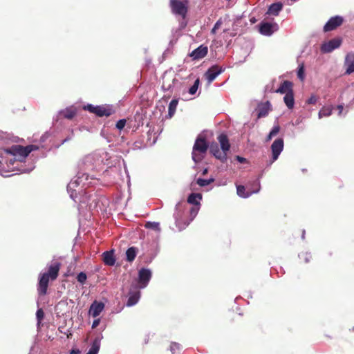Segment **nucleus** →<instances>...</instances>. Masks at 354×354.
<instances>
[{
	"label": "nucleus",
	"mask_w": 354,
	"mask_h": 354,
	"mask_svg": "<svg viewBox=\"0 0 354 354\" xmlns=\"http://www.w3.org/2000/svg\"><path fill=\"white\" fill-rule=\"evenodd\" d=\"M94 169L93 158L91 156L85 157L81 165L80 170L77 171L76 178L72 180L67 185V192L71 199L75 203L82 205H88L91 200V195L86 191V185L88 183L86 181L91 179L96 178L93 174L89 171Z\"/></svg>",
	"instance_id": "f257e3e1"
},
{
	"label": "nucleus",
	"mask_w": 354,
	"mask_h": 354,
	"mask_svg": "<svg viewBox=\"0 0 354 354\" xmlns=\"http://www.w3.org/2000/svg\"><path fill=\"white\" fill-rule=\"evenodd\" d=\"M39 149L35 145H29L26 147L14 145L10 147L3 148L0 152V158L9 167L12 166L16 161L24 162L29 154Z\"/></svg>",
	"instance_id": "f03ea898"
},
{
	"label": "nucleus",
	"mask_w": 354,
	"mask_h": 354,
	"mask_svg": "<svg viewBox=\"0 0 354 354\" xmlns=\"http://www.w3.org/2000/svg\"><path fill=\"white\" fill-rule=\"evenodd\" d=\"M61 263L58 261H52L48 265V272L40 273L37 283V292L39 296L45 295L47 293L49 280H55L60 270Z\"/></svg>",
	"instance_id": "7ed1b4c3"
},
{
	"label": "nucleus",
	"mask_w": 354,
	"mask_h": 354,
	"mask_svg": "<svg viewBox=\"0 0 354 354\" xmlns=\"http://www.w3.org/2000/svg\"><path fill=\"white\" fill-rule=\"evenodd\" d=\"M187 204L185 202L179 201L175 206V211L174 213V217L175 219V223L176 227L178 228L179 231H181L187 227L190 222L193 221V219L196 216L200 209L201 205H194L191 207L189 212L191 216L190 221H182V212L185 209Z\"/></svg>",
	"instance_id": "20e7f679"
},
{
	"label": "nucleus",
	"mask_w": 354,
	"mask_h": 354,
	"mask_svg": "<svg viewBox=\"0 0 354 354\" xmlns=\"http://www.w3.org/2000/svg\"><path fill=\"white\" fill-rule=\"evenodd\" d=\"M209 149V142L202 135H198L193 146L192 158L195 163L201 162Z\"/></svg>",
	"instance_id": "39448f33"
},
{
	"label": "nucleus",
	"mask_w": 354,
	"mask_h": 354,
	"mask_svg": "<svg viewBox=\"0 0 354 354\" xmlns=\"http://www.w3.org/2000/svg\"><path fill=\"white\" fill-rule=\"evenodd\" d=\"M84 110L95 114L97 117H109L115 113L112 104L93 105L88 104L84 106Z\"/></svg>",
	"instance_id": "423d86ee"
},
{
	"label": "nucleus",
	"mask_w": 354,
	"mask_h": 354,
	"mask_svg": "<svg viewBox=\"0 0 354 354\" xmlns=\"http://www.w3.org/2000/svg\"><path fill=\"white\" fill-rule=\"evenodd\" d=\"M152 277V272L150 269L146 268H142L138 270V277L134 279L131 285H136L138 288H145Z\"/></svg>",
	"instance_id": "0eeeda50"
},
{
	"label": "nucleus",
	"mask_w": 354,
	"mask_h": 354,
	"mask_svg": "<svg viewBox=\"0 0 354 354\" xmlns=\"http://www.w3.org/2000/svg\"><path fill=\"white\" fill-rule=\"evenodd\" d=\"M77 113V110L73 106L67 107L59 110L55 117L53 118V124L55 127H59L62 124L63 119L71 120Z\"/></svg>",
	"instance_id": "6e6552de"
},
{
	"label": "nucleus",
	"mask_w": 354,
	"mask_h": 354,
	"mask_svg": "<svg viewBox=\"0 0 354 354\" xmlns=\"http://www.w3.org/2000/svg\"><path fill=\"white\" fill-rule=\"evenodd\" d=\"M169 6L174 15L180 16L183 19L186 17L188 10L187 0H170Z\"/></svg>",
	"instance_id": "1a4fd4ad"
},
{
	"label": "nucleus",
	"mask_w": 354,
	"mask_h": 354,
	"mask_svg": "<svg viewBox=\"0 0 354 354\" xmlns=\"http://www.w3.org/2000/svg\"><path fill=\"white\" fill-rule=\"evenodd\" d=\"M283 147L284 141L283 138H278L272 142L270 147L272 156L267 164L268 167L279 158L281 153L283 150Z\"/></svg>",
	"instance_id": "9d476101"
},
{
	"label": "nucleus",
	"mask_w": 354,
	"mask_h": 354,
	"mask_svg": "<svg viewBox=\"0 0 354 354\" xmlns=\"http://www.w3.org/2000/svg\"><path fill=\"white\" fill-rule=\"evenodd\" d=\"M279 29V25L276 22H269L263 20L258 25L259 33L267 37L272 35Z\"/></svg>",
	"instance_id": "9b49d317"
},
{
	"label": "nucleus",
	"mask_w": 354,
	"mask_h": 354,
	"mask_svg": "<svg viewBox=\"0 0 354 354\" xmlns=\"http://www.w3.org/2000/svg\"><path fill=\"white\" fill-rule=\"evenodd\" d=\"M342 43V39L339 37L333 38L327 41L323 42L320 46V51L326 54L333 52L334 50L340 47Z\"/></svg>",
	"instance_id": "f8f14e48"
},
{
	"label": "nucleus",
	"mask_w": 354,
	"mask_h": 354,
	"mask_svg": "<svg viewBox=\"0 0 354 354\" xmlns=\"http://www.w3.org/2000/svg\"><path fill=\"white\" fill-rule=\"evenodd\" d=\"M140 290L141 288H138L136 285L130 284L126 303L127 306L131 307L138 304L141 297Z\"/></svg>",
	"instance_id": "ddd939ff"
},
{
	"label": "nucleus",
	"mask_w": 354,
	"mask_h": 354,
	"mask_svg": "<svg viewBox=\"0 0 354 354\" xmlns=\"http://www.w3.org/2000/svg\"><path fill=\"white\" fill-rule=\"evenodd\" d=\"M225 70V67L219 66L217 64L210 66L205 73L204 77L207 80L208 84H211L219 75Z\"/></svg>",
	"instance_id": "4468645a"
},
{
	"label": "nucleus",
	"mask_w": 354,
	"mask_h": 354,
	"mask_svg": "<svg viewBox=\"0 0 354 354\" xmlns=\"http://www.w3.org/2000/svg\"><path fill=\"white\" fill-rule=\"evenodd\" d=\"M344 20V17L340 15H335L330 17L324 26V32H327L335 30L337 28L342 26Z\"/></svg>",
	"instance_id": "2eb2a0df"
},
{
	"label": "nucleus",
	"mask_w": 354,
	"mask_h": 354,
	"mask_svg": "<svg viewBox=\"0 0 354 354\" xmlns=\"http://www.w3.org/2000/svg\"><path fill=\"white\" fill-rule=\"evenodd\" d=\"M209 153L216 159L219 160L222 163H225L227 160V155L226 153L220 151L219 145L216 142L209 143Z\"/></svg>",
	"instance_id": "dca6fc26"
},
{
	"label": "nucleus",
	"mask_w": 354,
	"mask_h": 354,
	"mask_svg": "<svg viewBox=\"0 0 354 354\" xmlns=\"http://www.w3.org/2000/svg\"><path fill=\"white\" fill-rule=\"evenodd\" d=\"M208 53V48L203 44L200 45L196 49L192 51L189 56L193 60H198L205 57Z\"/></svg>",
	"instance_id": "f3484780"
},
{
	"label": "nucleus",
	"mask_w": 354,
	"mask_h": 354,
	"mask_svg": "<svg viewBox=\"0 0 354 354\" xmlns=\"http://www.w3.org/2000/svg\"><path fill=\"white\" fill-rule=\"evenodd\" d=\"M257 184L258 185V188L257 189L252 190V191H250V190L246 191L245 187L243 185H237L236 186V193H237L238 196L243 198H247L250 197L252 194L258 193L260 190V183L259 180H257Z\"/></svg>",
	"instance_id": "a211bd4d"
},
{
	"label": "nucleus",
	"mask_w": 354,
	"mask_h": 354,
	"mask_svg": "<svg viewBox=\"0 0 354 354\" xmlns=\"http://www.w3.org/2000/svg\"><path fill=\"white\" fill-rule=\"evenodd\" d=\"M104 306L105 305L102 301L95 300L90 306L88 313L93 317H96L102 312Z\"/></svg>",
	"instance_id": "6ab92c4d"
},
{
	"label": "nucleus",
	"mask_w": 354,
	"mask_h": 354,
	"mask_svg": "<svg viewBox=\"0 0 354 354\" xmlns=\"http://www.w3.org/2000/svg\"><path fill=\"white\" fill-rule=\"evenodd\" d=\"M113 249L105 251L102 253V260L104 263L108 266H113L116 261Z\"/></svg>",
	"instance_id": "aec40b11"
},
{
	"label": "nucleus",
	"mask_w": 354,
	"mask_h": 354,
	"mask_svg": "<svg viewBox=\"0 0 354 354\" xmlns=\"http://www.w3.org/2000/svg\"><path fill=\"white\" fill-rule=\"evenodd\" d=\"M344 66L346 67V75L354 73V53H349L346 55Z\"/></svg>",
	"instance_id": "412c9836"
},
{
	"label": "nucleus",
	"mask_w": 354,
	"mask_h": 354,
	"mask_svg": "<svg viewBox=\"0 0 354 354\" xmlns=\"http://www.w3.org/2000/svg\"><path fill=\"white\" fill-rule=\"evenodd\" d=\"M102 338L103 335L102 333L95 337L93 340L91 344V347L89 348V350L86 354H98L100 348L101 340Z\"/></svg>",
	"instance_id": "4be33fe9"
},
{
	"label": "nucleus",
	"mask_w": 354,
	"mask_h": 354,
	"mask_svg": "<svg viewBox=\"0 0 354 354\" xmlns=\"http://www.w3.org/2000/svg\"><path fill=\"white\" fill-rule=\"evenodd\" d=\"M217 139L222 151L227 153L230 149V144L227 136L222 133L218 136Z\"/></svg>",
	"instance_id": "5701e85b"
},
{
	"label": "nucleus",
	"mask_w": 354,
	"mask_h": 354,
	"mask_svg": "<svg viewBox=\"0 0 354 354\" xmlns=\"http://www.w3.org/2000/svg\"><path fill=\"white\" fill-rule=\"evenodd\" d=\"M283 9V3L280 1L275 2L269 6L266 15L278 16Z\"/></svg>",
	"instance_id": "b1692460"
},
{
	"label": "nucleus",
	"mask_w": 354,
	"mask_h": 354,
	"mask_svg": "<svg viewBox=\"0 0 354 354\" xmlns=\"http://www.w3.org/2000/svg\"><path fill=\"white\" fill-rule=\"evenodd\" d=\"M292 86L293 84L292 82L289 80H284L281 83L279 87L276 90V93L286 95V93H288L290 91H293Z\"/></svg>",
	"instance_id": "393cba45"
},
{
	"label": "nucleus",
	"mask_w": 354,
	"mask_h": 354,
	"mask_svg": "<svg viewBox=\"0 0 354 354\" xmlns=\"http://www.w3.org/2000/svg\"><path fill=\"white\" fill-rule=\"evenodd\" d=\"M178 102H179L178 97H174L171 100V101L169 102V107H168V113L165 116L166 119H170L174 115Z\"/></svg>",
	"instance_id": "a878e982"
},
{
	"label": "nucleus",
	"mask_w": 354,
	"mask_h": 354,
	"mask_svg": "<svg viewBox=\"0 0 354 354\" xmlns=\"http://www.w3.org/2000/svg\"><path fill=\"white\" fill-rule=\"evenodd\" d=\"M270 106V103L269 101H267L264 104H261L258 106V113H257V117L258 118H264L268 115L269 113V109Z\"/></svg>",
	"instance_id": "bb28decb"
},
{
	"label": "nucleus",
	"mask_w": 354,
	"mask_h": 354,
	"mask_svg": "<svg viewBox=\"0 0 354 354\" xmlns=\"http://www.w3.org/2000/svg\"><path fill=\"white\" fill-rule=\"evenodd\" d=\"M203 195L201 193H191L187 197V203L193 205H201Z\"/></svg>",
	"instance_id": "cd10ccee"
},
{
	"label": "nucleus",
	"mask_w": 354,
	"mask_h": 354,
	"mask_svg": "<svg viewBox=\"0 0 354 354\" xmlns=\"http://www.w3.org/2000/svg\"><path fill=\"white\" fill-rule=\"evenodd\" d=\"M158 243L156 241H153L149 248L147 249V254L150 257V261L153 259L158 253Z\"/></svg>",
	"instance_id": "c85d7f7f"
},
{
	"label": "nucleus",
	"mask_w": 354,
	"mask_h": 354,
	"mask_svg": "<svg viewBox=\"0 0 354 354\" xmlns=\"http://www.w3.org/2000/svg\"><path fill=\"white\" fill-rule=\"evenodd\" d=\"M283 102L288 109H292L295 105L294 91H290L283 97Z\"/></svg>",
	"instance_id": "c756f323"
},
{
	"label": "nucleus",
	"mask_w": 354,
	"mask_h": 354,
	"mask_svg": "<svg viewBox=\"0 0 354 354\" xmlns=\"http://www.w3.org/2000/svg\"><path fill=\"white\" fill-rule=\"evenodd\" d=\"M138 249L136 247H130L126 251V260L132 262L136 257Z\"/></svg>",
	"instance_id": "7c9ffc66"
},
{
	"label": "nucleus",
	"mask_w": 354,
	"mask_h": 354,
	"mask_svg": "<svg viewBox=\"0 0 354 354\" xmlns=\"http://www.w3.org/2000/svg\"><path fill=\"white\" fill-rule=\"evenodd\" d=\"M145 227L147 229L153 230H154V231H156L157 232H160V230H161L160 227V223L158 222L147 221L145 223Z\"/></svg>",
	"instance_id": "2f4dec72"
},
{
	"label": "nucleus",
	"mask_w": 354,
	"mask_h": 354,
	"mask_svg": "<svg viewBox=\"0 0 354 354\" xmlns=\"http://www.w3.org/2000/svg\"><path fill=\"white\" fill-rule=\"evenodd\" d=\"M215 179L213 177H211L208 179H205V178H197L196 180V183L200 186V187H206L207 185H209V184H211L212 183L214 182Z\"/></svg>",
	"instance_id": "473e14b6"
},
{
	"label": "nucleus",
	"mask_w": 354,
	"mask_h": 354,
	"mask_svg": "<svg viewBox=\"0 0 354 354\" xmlns=\"http://www.w3.org/2000/svg\"><path fill=\"white\" fill-rule=\"evenodd\" d=\"M182 348V346L177 342H171L169 347L171 354H180Z\"/></svg>",
	"instance_id": "72a5a7b5"
},
{
	"label": "nucleus",
	"mask_w": 354,
	"mask_h": 354,
	"mask_svg": "<svg viewBox=\"0 0 354 354\" xmlns=\"http://www.w3.org/2000/svg\"><path fill=\"white\" fill-rule=\"evenodd\" d=\"M297 75L301 81H303L305 79V66L304 63L299 64L297 71Z\"/></svg>",
	"instance_id": "f704fd0d"
},
{
	"label": "nucleus",
	"mask_w": 354,
	"mask_h": 354,
	"mask_svg": "<svg viewBox=\"0 0 354 354\" xmlns=\"http://www.w3.org/2000/svg\"><path fill=\"white\" fill-rule=\"evenodd\" d=\"M332 114V108L330 107H324L322 108L318 113L319 118H322L323 117H328Z\"/></svg>",
	"instance_id": "c9c22d12"
},
{
	"label": "nucleus",
	"mask_w": 354,
	"mask_h": 354,
	"mask_svg": "<svg viewBox=\"0 0 354 354\" xmlns=\"http://www.w3.org/2000/svg\"><path fill=\"white\" fill-rule=\"evenodd\" d=\"M200 85V79L198 77L196 80H195L193 85L189 88L188 93L193 95H195Z\"/></svg>",
	"instance_id": "e433bc0d"
},
{
	"label": "nucleus",
	"mask_w": 354,
	"mask_h": 354,
	"mask_svg": "<svg viewBox=\"0 0 354 354\" xmlns=\"http://www.w3.org/2000/svg\"><path fill=\"white\" fill-rule=\"evenodd\" d=\"M181 82L177 78H173L171 83L167 85V91L172 93L175 86H177L178 84H180Z\"/></svg>",
	"instance_id": "4c0bfd02"
},
{
	"label": "nucleus",
	"mask_w": 354,
	"mask_h": 354,
	"mask_svg": "<svg viewBox=\"0 0 354 354\" xmlns=\"http://www.w3.org/2000/svg\"><path fill=\"white\" fill-rule=\"evenodd\" d=\"M76 279L79 283L84 284L87 279V275L84 272H80L77 274Z\"/></svg>",
	"instance_id": "58836bf2"
},
{
	"label": "nucleus",
	"mask_w": 354,
	"mask_h": 354,
	"mask_svg": "<svg viewBox=\"0 0 354 354\" xmlns=\"http://www.w3.org/2000/svg\"><path fill=\"white\" fill-rule=\"evenodd\" d=\"M299 259H304L305 263H308L311 259V254L310 252H301L298 255Z\"/></svg>",
	"instance_id": "ea45409f"
},
{
	"label": "nucleus",
	"mask_w": 354,
	"mask_h": 354,
	"mask_svg": "<svg viewBox=\"0 0 354 354\" xmlns=\"http://www.w3.org/2000/svg\"><path fill=\"white\" fill-rule=\"evenodd\" d=\"M126 123H127V120L126 119L124 118H122V119H120L117 122H116V124H115V127L116 128L118 129V130H122L124 128L125 125H126Z\"/></svg>",
	"instance_id": "a19ab883"
},
{
	"label": "nucleus",
	"mask_w": 354,
	"mask_h": 354,
	"mask_svg": "<svg viewBox=\"0 0 354 354\" xmlns=\"http://www.w3.org/2000/svg\"><path fill=\"white\" fill-rule=\"evenodd\" d=\"M222 19L220 18L214 25L212 29L211 30V34L214 35L216 32V30L220 28L222 24Z\"/></svg>",
	"instance_id": "79ce46f5"
},
{
	"label": "nucleus",
	"mask_w": 354,
	"mask_h": 354,
	"mask_svg": "<svg viewBox=\"0 0 354 354\" xmlns=\"http://www.w3.org/2000/svg\"><path fill=\"white\" fill-rule=\"evenodd\" d=\"M280 129L281 128H280L279 125H278V124L274 125L269 132V133L270 134V136H273V137L276 136L279 133Z\"/></svg>",
	"instance_id": "37998d69"
},
{
	"label": "nucleus",
	"mask_w": 354,
	"mask_h": 354,
	"mask_svg": "<svg viewBox=\"0 0 354 354\" xmlns=\"http://www.w3.org/2000/svg\"><path fill=\"white\" fill-rule=\"evenodd\" d=\"M44 317V313L41 308L37 309L36 312V318L38 322H40Z\"/></svg>",
	"instance_id": "c03bdc74"
},
{
	"label": "nucleus",
	"mask_w": 354,
	"mask_h": 354,
	"mask_svg": "<svg viewBox=\"0 0 354 354\" xmlns=\"http://www.w3.org/2000/svg\"><path fill=\"white\" fill-rule=\"evenodd\" d=\"M317 101V97L315 95H312L307 100L306 103L309 104H315Z\"/></svg>",
	"instance_id": "a18cd8bd"
},
{
	"label": "nucleus",
	"mask_w": 354,
	"mask_h": 354,
	"mask_svg": "<svg viewBox=\"0 0 354 354\" xmlns=\"http://www.w3.org/2000/svg\"><path fill=\"white\" fill-rule=\"evenodd\" d=\"M50 133L46 131L45 132L40 138V142H45L47 139L49 138L50 136Z\"/></svg>",
	"instance_id": "49530a36"
},
{
	"label": "nucleus",
	"mask_w": 354,
	"mask_h": 354,
	"mask_svg": "<svg viewBox=\"0 0 354 354\" xmlns=\"http://www.w3.org/2000/svg\"><path fill=\"white\" fill-rule=\"evenodd\" d=\"M236 160L239 162V163H245L247 162V159L245 158H243L242 156H236Z\"/></svg>",
	"instance_id": "de8ad7c7"
},
{
	"label": "nucleus",
	"mask_w": 354,
	"mask_h": 354,
	"mask_svg": "<svg viewBox=\"0 0 354 354\" xmlns=\"http://www.w3.org/2000/svg\"><path fill=\"white\" fill-rule=\"evenodd\" d=\"M100 322V319H94L93 322V324H92V328H96L99 325Z\"/></svg>",
	"instance_id": "09e8293b"
},
{
	"label": "nucleus",
	"mask_w": 354,
	"mask_h": 354,
	"mask_svg": "<svg viewBox=\"0 0 354 354\" xmlns=\"http://www.w3.org/2000/svg\"><path fill=\"white\" fill-rule=\"evenodd\" d=\"M80 351L78 348H73L70 351V354H80Z\"/></svg>",
	"instance_id": "8fccbe9b"
},
{
	"label": "nucleus",
	"mask_w": 354,
	"mask_h": 354,
	"mask_svg": "<svg viewBox=\"0 0 354 354\" xmlns=\"http://www.w3.org/2000/svg\"><path fill=\"white\" fill-rule=\"evenodd\" d=\"M344 106L342 104H339L337 106V109L339 110L338 115H341L342 111H343Z\"/></svg>",
	"instance_id": "3c124183"
},
{
	"label": "nucleus",
	"mask_w": 354,
	"mask_h": 354,
	"mask_svg": "<svg viewBox=\"0 0 354 354\" xmlns=\"http://www.w3.org/2000/svg\"><path fill=\"white\" fill-rule=\"evenodd\" d=\"M273 136H270V134L268 133L266 138V142H269L272 139Z\"/></svg>",
	"instance_id": "603ef678"
},
{
	"label": "nucleus",
	"mask_w": 354,
	"mask_h": 354,
	"mask_svg": "<svg viewBox=\"0 0 354 354\" xmlns=\"http://www.w3.org/2000/svg\"><path fill=\"white\" fill-rule=\"evenodd\" d=\"M208 173V168H204L202 171V175H206Z\"/></svg>",
	"instance_id": "864d4df0"
},
{
	"label": "nucleus",
	"mask_w": 354,
	"mask_h": 354,
	"mask_svg": "<svg viewBox=\"0 0 354 354\" xmlns=\"http://www.w3.org/2000/svg\"><path fill=\"white\" fill-rule=\"evenodd\" d=\"M0 175L3 176V177H8V176H10V175H5L3 171L1 170V169H0Z\"/></svg>",
	"instance_id": "5fc2aeb1"
},
{
	"label": "nucleus",
	"mask_w": 354,
	"mask_h": 354,
	"mask_svg": "<svg viewBox=\"0 0 354 354\" xmlns=\"http://www.w3.org/2000/svg\"><path fill=\"white\" fill-rule=\"evenodd\" d=\"M166 88H167V85H165V84L164 83V84L162 85L161 88H162V90L163 91H165H165H167V89H166Z\"/></svg>",
	"instance_id": "6e6d98bb"
},
{
	"label": "nucleus",
	"mask_w": 354,
	"mask_h": 354,
	"mask_svg": "<svg viewBox=\"0 0 354 354\" xmlns=\"http://www.w3.org/2000/svg\"><path fill=\"white\" fill-rule=\"evenodd\" d=\"M250 21L251 24H254L257 21V19L255 17H253L250 18Z\"/></svg>",
	"instance_id": "4d7b16f0"
},
{
	"label": "nucleus",
	"mask_w": 354,
	"mask_h": 354,
	"mask_svg": "<svg viewBox=\"0 0 354 354\" xmlns=\"http://www.w3.org/2000/svg\"><path fill=\"white\" fill-rule=\"evenodd\" d=\"M305 234H306V231H305V230H303L302 234H301V239H305Z\"/></svg>",
	"instance_id": "13d9d810"
},
{
	"label": "nucleus",
	"mask_w": 354,
	"mask_h": 354,
	"mask_svg": "<svg viewBox=\"0 0 354 354\" xmlns=\"http://www.w3.org/2000/svg\"><path fill=\"white\" fill-rule=\"evenodd\" d=\"M32 169H25V170H24L23 171H24V172L28 173V172H30V171H32Z\"/></svg>",
	"instance_id": "bf43d9fd"
},
{
	"label": "nucleus",
	"mask_w": 354,
	"mask_h": 354,
	"mask_svg": "<svg viewBox=\"0 0 354 354\" xmlns=\"http://www.w3.org/2000/svg\"><path fill=\"white\" fill-rule=\"evenodd\" d=\"M68 139V138H65L64 139L62 142H61V145L64 144L65 142H66Z\"/></svg>",
	"instance_id": "052dcab7"
},
{
	"label": "nucleus",
	"mask_w": 354,
	"mask_h": 354,
	"mask_svg": "<svg viewBox=\"0 0 354 354\" xmlns=\"http://www.w3.org/2000/svg\"><path fill=\"white\" fill-rule=\"evenodd\" d=\"M3 162V160H2V159L1 158L0 159V167L1 166Z\"/></svg>",
	"instance_id": "680f3d73"
},
{
	"label": "nucleus",
	"mask_w": 354,
	"mask_h": 354,
	"mask_svg": "<svg viewBox=\"0 0 354 354\" xmlns=\"http://www.w3.org/2000/svg\"><path fill=\"white\" fill-rule=\"evenodd\" d=\"M299 124V120H297L296 122H295V124Z\"/></svg>",
	"instance_id": "e2e57ef3"
},
{
	"label": "nucleus",
	"mask_w": 354,
	"mask_h": 354,
	"mask_svg": "<svg viewBox=\"0 0 354 354\" xmlns=\"http://www.w3.org/2000/svg\"><path fill=\"white\" fill-rule=\"evenodd\" d=\"M167 50L163 53V56L166 54Z\"/></svg>",
	"instance_id": "0e129e2a"
},
{
	"label": "nucleus",
	"mask_w": 354,
	"mask_h": 354,
	"mask_svg": "<svg viewBox=\"0 0 354 354\" xmlns=\"http://www.w3.org/2000/svg\"><path fill=\"white\" fill-rule=\"evenodd\" d=\"M171 97V95H169L167 98H169Z\"/></svg>",
	"instance_id": "69168bd1"
},
{
	"label": "nucleus",
	"mask_w": 354,
	"mask_h": 354,
	"mask_svg": "<svg viewBox=\"0 0 354 354\" xmlns=\"http://www.w3.org/2000/svg\"><path fill=\"white\" fill-rule=\"evenodd\" d=\"M156 139H155V140H153V144H154V143L156 142Z\"/></svg>",
	"instance_id": "338daca9"
},
{
	"label": "nucleus",
	"mask_w": 354,
	"mask_h": 354,
	"mask_svg": "<svg viewBox=\"0 0 354 354\" xmlns=\"http://www.w3.org/2000/svg\"><path fill=\"white\" fill-rule=\"evenodd\" d=\"M353 330H354V327L353 328Z\"/></svg>",
	"instance_id": "774afa93"
}]
</instances>
